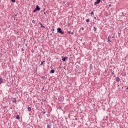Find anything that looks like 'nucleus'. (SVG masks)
<instances>
[{"mask_svg":"<svg viewBox=\"0 0 128 128\" xmlns=\"http://www.w3.org/2000/svg\"><path fill=\"white\" fill-rule=\"evenodd\" d=\"M58 32L59 34H64V32H62V30L60 28H58Z\"/></svg>","mask_w":128,"mask_h":128,"instance_id":"obj_1","label":"nucleus"},{"mask_svg":"<svg viewBox=\"0 0 128 128\" xmlns=\"http://www.w3.org/2000/svg\"><path fill=\"white\" fill-rule=\"evenodd\" d=\"M101 1L102 0H97L96 2L94 3L95 6H96L97 4H100Z\"/></svg>","mask_w":128,"mask_h":128,"instance_id":"obj_2","label":"nucleus"},{"mask_svg":"<svg viewBox=\"0 0 128 128\" xmlns=\"http://www.w3.org/2000/svg\"><path fill=\"white\" fill-rule=\"evenodd\" d=\"M62 60L63 62H66V60H68V57H66V58H64V56H62Z\"/></svg>","mask_w":128,"mask_h":128,"instance_id":"obj_3","label":"nucleus"},{"mask_svg":"<svg viewBox=\"0 0 128 128\" xmlns=\"http://www.w3.org/2000/svg\"><path fill=\"white\" fill-rule=\"evenodd\" d=\"M36 10L40 12V6H37L36 8Z\"/></svg>","mask_w":128,"mask_h":128,"instance_id":"obj_4","label":"nucleus"},{"mask_svg":"<svg viewBox=\"0 0 128 128\" xmlns=\"http://www.w3.org/2000/svg\"><path fill=\"white\" fill-rule=\"evenodd\" d=\"M116 80L117 82H120V78H116Z\"/></svg>","mask_w":128,"mask_h":128,"instance_id":"obj_5","label":"nucleus"},{"mask_svg":"<svg viewBox=\"0 0 128 128\" xmlns=\"http://www.w3.org/2000/svg\"><path fill=\"white\" fill-rule=\"evenodd\" d=\"M40 26H41V28H46V27H44V26H42V24L41 22L40 23Z\"/></svg>","mask_w":128,"mask_h":128,"instance_id":"obj_6","label":"nucleus"},{"mask_svg":"<svg viewBox=\"0 0 128 128\" xmlns=\"http://www.w3.org/2000/svg\"><path fill=\"white\" fill-rule=\"evenodd\" d=\"M4 82L2 78H0V84H2Z\"/></svg>","mask_w":128,"mask_h":128,"instance_id":"obj_7","label":"nucleus"},{"mask_svg":"<svg viewBox=\"0 0 128 128\" xmlns=\"http://www.w3.org/2000/svg\"><path fill=\"white\" fill-rule=\"evenodd\" d=\"M13 102H14V104L16 103V98L13 99Z\"/></svg>","mask_w":128,"mask_h":128,"instance_id":"obj_8","label":"nucleus"},{"mask_svg":"<svg viewBox=\"0 0 128 128\" xmlns=\"http://www.w3.org/2000/svg\"><path fill=\"white\" fill-rule=\"evenodd\" d=\"M28 112H32V108L28 107Z\"/></svg>","mask_w":128,"mask_h":128,"instance_id":"obj_9","label":"nucleus"},{"mask_svg":"<svg viewBox=\"0 0 128 128\" xmlns=\"http://www.w3.org/2000/svg\"><path fill=\"white\" fill-rule=\"evenodd\" d=\"M108 40V42H112V41L110 40V37L108 38H107Z\"/></svg>","mask_w":128,"mask_h":128,"instance_id":"obj_10","label":"nucleus"},{"mask_svg":"<svg viewBox=\"0 0 128 128\" xmlns=\"http://www.w3.org/2000/svg\"><path fill=\"white\" fill-rule=\"evenodd\" d=\"M51 74H54V70H52L50 72Z\"/></svg>","mask_w":128,"mask_h":128,"instance_id":"obj_11","label":"nucleus"},{"mask_svg":"<svg viewBox=\"0 0 128 128\" xmlns=\"http://www.w3.org/2000/svg\"><path fill=\"white\" fill-rule=\"evenodd\" d=\"M16 120H20V116H18V115L17 116Z\"/></svg>","mask_w":128,"mask_h":128,"instance_id":"obj_12","label":"nucleus"},{"mask_svg":"<svg viewBox=\"0 0 128 128\" xmlns=\"http://www.w3.org/2000/svg\"><path fill=\"white\" fill-rule=\"evenodd\" d=\"M47 128H52V127L50 126V125H48Z\"/></svg>","mask_w":128,"mask_h":128,"instance_id":"obj_13","label":"nucleus"},{"mask_svg":"<svg viewBox=\"0 0 128 128\" xmlns=\"http://www.w3.org/2000/svg\"><path fill=\"white\" fill-rule=\"evenodd\" d=\"M32 24H36V20H33L32 21Z\"/></svg>","mask_w":128,"mask_h":128,"instance_id":"obj_14","label":"nucleus"},{"mask_svg":"<svg viewBox=\"0 0 128 128\" xmlns=\"http://www.w3.org/2000/svg\"><path fill=\"white\" fill-rule=\"evenodd\" d=\"M96 30H97V29H96V28L94 27V32H96Z\"/></svg>","mask_w":128,"mask_h":128,"instance_id":"obj_15","label":"nucleus"},{"mask_svg":"<svg viewBox=\"0 0 128 128\" xmlns=\"http://www.w3.org/2000/svg\"><path fill=\"white\" fill-rule=\"evenodd\" d=\"M44 62H46L44 61L43 62H42L41 63L40 66H42V65L44 64Z\"/></svg>","mask_w":128,"mask_h":128,"instance_id":"obj_16","label":"nucleus"},{"mask_svg":"<svg viewBox=\"0 0 128 128\" xmlns=\"http://www.w3.org/2000/svg\"><path fill=\"white\" fill-rule=\"evenodd\" d=\"M38 12L36 9H35L34 11H33V12Z\"/></svg>","mask_w":128,"mask_h":128,"instance_id":"obj_17","label":"nucleus"},{"mask_svg":"<svg viewBox=\"0 0 128 128\" xmlns=\"http://www.w3.org/2000/svg\"><path fill=\"white\" fill-rule=\"evenodd\" d=\"M12 2H16V0H11Z\"/></svg>","mask_w":128,"mask_h":128,"instance_id":"obj_18","label":"nucleus"},{"mask_svg":"<svg viewBox=\"0 0 128 128\" xmlns=\"http://www.w3.org/2000/svg\"><path fill=\"white\" fill-rule=\"evenodd\" d=\"M86 22H90V19L86 20Z\"/></svg>","mask_w":128,"mask_h":128,"instance_id":"obj_19","label":"nucleus"},{"mask_svg":"<svg viewBox=\"0 0 128 128\" xmlns=\"http://www.w3.org/2000/svg\"><path fill=\"white\" fill-rule=\"evenodd\" d=\"M91 14H92V16H94V12H92Z\"/></svg>","mask_w":128,"mask_h":128,"instance_id":"obj_20","label":"nucleus"},{"mask_svg":"<svg viewBox=\"0 0 128 128\" xmlns=\"http://www.w3.org/2000/svg\"><path fill=\"white\" fill-rule=\"evenodd\" d=\"M82 30H84V28H82Z\"/></svg>","mask_w":128,"mask_h":128,"instance_id":"obj_21","label":"nucleus"},{"mask_svg":"<svg viewBox=\"0 0 128 128\" xmlns=\"http://www.w3.org/2000/svg\"><path fill=\"white\" fill-rule=\"evenodd\" d=\"M22 52H24V48H22Z\"/></svg>","mask_w":128,"mask_h":128,"instance_id":"obj_22","label":"nucleus"},{"mask_svg":"<svg viewBox=\"0 0 128 128\" xmlns=\"http://www.w3.org/2000/svg\"><path fill=\"white\" fill-rule=\"evenodd\" d=\"M46 114V112H44V114Z\"/></svg>","mask_w":128,"mask_h":128,"instance_id":"obj_23","label":"nucleus"},{"mask_svg":"<svg viewBox=\"0 0 128 128\" xmlns=\"http://www.w3.org/2000/svg\"><path fill=\"white\" fill-rule=\"evenodd\" d=\"M112 74L114 75V72H112Z\"/></svg>","mask_w":128,"mask_h":128,"instance_id":"obj_24","label":"nucleus"},{"mask_svg":"<svg viewBox=\"0 0 128 128\" xmlns=\"http://www.w3.org/2000/svg\"><path fill=\"white\" fill-rule=\"evenodd\" d=\"M109 6L110 8V6H112V4H110Z\"/></svg>","mask_w":128,"mask_h":128,"instance_id":"obj_25","label":"nucleus"},{"mask_svg":"<svg viewBox=\"0 0 128 128\" xmlns=\"http://www.w3.org/2000/svg\"><path fill=\"white\" fill-rule=\"evenodd\" d=\"M68 34H70V32H68Z\"/></svg>","mask_w":128,"mask_h":128,"instance_id":"obj_26","label":"nucleus"},{"mask_svg":"<svg viewBox=\"0 0 128 128\" xmlns=\"http://www.w3.org/2000/svg\"><path fill=\"white\" fill-rule=\"evenodd\" d=\"M43 78H44V80L46 78V77H44Z\"/></svg>","mask_w":128,"mask_h":128,"instance_id":"obj_27","label":"nucleus"},{"mask_svg":"<svg viewBox=\"0 0 128 128\" xmlns=\"http://www.w3.org/2000/svg\"><path fill=\"white\" fill-rule=\"evenodd\" d=\"M72 34H74V32H72V33H71Z\"/></svg>","mask_w":128,"mask_h":128,"instance_id":"obj_28","label":"nucleus"},{"mask_svg":"<svg viewBox=\"0 0 128 128\" xmlns=\"http://www.w3.org/2000/svg\"><path fill=\"white\" fill-rule=\"evenodd\" d=\"M106 118H107V119L108 118V116H106Z\"/></svg>","mask_w":128,"mask_h":128,"instance_id":"obj_29","label":"nucleus"},{"mask_svg":"<svg viewBox=\"0 0 128 128\" xmlns=\"http://www.w3.org/2000/svg\"><path fill=\"white\" fill-rule=\"evenodd\" d=\"M53 32H54V29H53Z\"/></svg>","mask_w":128,"mask_h":128,"instance_id":"obj_30","label":"nucleus"},{"mask_svg":"<svg viewBox=\"0 0 128 128\" xmlns=\"http://www.w3.org/2000/svg\"><path fill=\"white\" fill-rule=\"evenodd\" d=\"M126 90H128V87L126 88Z\"/></svg>","mask_w":128,"mask_h":128,"instance_id":"obj_31","label":"nucleus"},{"mask_svg":"<svg viewBox=\"0 0 128 128\" xmlns=\"http://www.w3.org/2000/svg\"><path fill=\"white\" fill-rule=\"evenodd\" d=\"M94 19H95V20H96V18H94Z\"/></svg>","mask_w":128,"mask_h":128,"instance_id":"obj_32","label":"nucleus"},{"mask_svg":"<svg viewBox=\"0 0 128 128\" xmlns=\"http://www.w3.org/2000/svg\"><path fill=\"white\" fill-rule=\"evenodd\" d=\"M44 14H46V13H44Z\"/></svg>","mask_w":128,"mask_h":128,"instance_id":"obj_33","label":"nucleus"},{"mask_svg":"<svg viewBox=\"0 0 128 128\" xmlns=\"http://www.w3.org/2000/svg\"><path fill=\"white\" fill-rule=\"evenodd\" d=\"M24 41L26 42V40H24Z\"/></svg>","mask_w":128,"mask_h":128,"instance_id":"obj_34","label":"nucleus"}]
</instances>
